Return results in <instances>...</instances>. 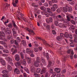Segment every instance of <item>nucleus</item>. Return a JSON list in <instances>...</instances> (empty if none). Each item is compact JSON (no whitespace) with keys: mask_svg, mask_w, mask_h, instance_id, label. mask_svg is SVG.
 <instances>
[{"mask_svg":"<svg viewBox=\"0 0 77 77\" xmlns=\"http://www.w3.org/2000/svg\"><path fill=\"white\" fill-rule=\"evenodd\" d=\"M14 44L17 47H19V45L18 43L17 42V41L16 40H14Z\"/></svg>","mask_w":77,"mask_h":77,"instance_id":"79ce46f5","label":"nucleus"},{"mask_svg":"<svg viewBox=\"0 0 77 77\" xmlns=\"http://www.w3.org/2000/svg\"><path fill=\"white\" fill-rule=\"evenodd\" d=\"M63 21L64 23H68V21L66 19L63 20Z\"/></svg>","mask_w":77,"mask_h":77,"instance_id":"37998d69","label":"nucleus"},{"mask_svg":"<svg viewBox=\"0 0 77 77\" xmlns=\"http://www.w3.org/2000/svg\"><path fill=\"white\" fill-rule=\"evenodd\" d=\"M53 63L50 60H49L48 61V67L49 68H50L51 67V64Z\"/></svg>","mask_w":77,"mask_h":77,"instance_id":"f8f14e48","label":"nucleus"},{"mask_svg":"<svg viewBox=\"0 0 77 77\" xmlns=\"http://www.w3.org/2000/svg\"><path fill=\"white\" fill-rule=\"evenodd\" d=\"M74 42H76V43H77V35L75 34L74 35Z\"/></svg>","mask_w":77,"mask_h":77,"instance_id":"a211bd4d","label":"nucleus"},{"mask_svg":"<svg viewBox=\"0 0 77 77\" xmlns=\"http://www.w3.org/2000/svg\"><path fill=\"white\" fill-rule=\"evenodd\" d=\"M7 68L8 70L9 71H11L12 69V67H11L10 65H8L7 66Z\"/></svg>","mask_w":77,"mask_h":77,"instance_id":"393cba45","label":"nucleus"},{"mask_svg":"<svg viewBox=\"0 0 77 77\" xmlns=\"http://www.w3.org/2000/svg\"><path fill=\"white\" fill-rule=\"evenodd\" d=\"M45 77H48V72H47L45 76Z\"/></svg>","mask_w":77,"mask_h":77,"instance_id":"0e129e2a","label":"nucleus"},{"mask_svg":"<svg viewBox=\"0 0 77 77\" xmlns=\"http://www.w3.org/2000/svg\"><path fill=\"white\" fill-rule=\"evenodd\" d=\"M66 72V70L65 69H64L61 72V73L62 74H65Z\"/></svg>","mask_w":77,"mask_h":77,"instance_id":"603ef678","label":"nucleus"},{"mask_svg":"<svg viewBox=\"0 0 77 77\" xmlns=\"http://www.w3.org/2000/svg\"><path fill=\"white\" fill-rule=\"evenodd\" d=\"M41 59L44 65H47V62L45 61V59H44V58L42 57L41 58Z\"/></svg>","mask_w":77,"mask_h":77,"instance_id":"0eeeda50","label":"nucleus"},{"mask_svg":"<svg viewBox=\"0 0 77 77\" xmlns=\"http://www.w3.org/2000/svg\"><path fill=\"white\" fill-rule=\"evenodd\" d=\"M51 1L54 3H57V0H51Z\"/></svg>","mask_w":77,"mask_h":77,"instance_id":"13d9d810","label":"nucleus"},{"mask_svg":"<svg viewBox=\"0 0 77 77\" xmlns=\"http://www.w3.org/2000/svg\"><path fill=\"white\" fill-rule=\"evenodd\" d=\"M56 72H54L52 73V75L51 76V77H54L56 76Z\"/></svg>","mask_w":77,"mask_h":77,"instance_id":"4c0bfd02","label":"nucleus"},{"mask_svg":"<svg viewBox=\"0 0 77 77\" xmlns=\"http://www.w3.org/2000/svg\"><path fill=\"white\" fill-rule=\"evenodd\" d=\"M8 26L10 28H12V23H9L8 26Z\"/></svg>","mask_w":77,"mask_h":77,"instance_id":"5701e85b","label":"nucleus"},{"mask_svg":"<svg viewBox=\"0 0 77 77\" xmlns=\"http://www.w3.org/2000/svg\"><path fill=\"white\" fill-rule=\"evenodd\" d=\"M40 9L42 11H46V8L44 6H41L40 7Z\"/></svg>","mask_w":77,"mask_h":77,"instance_id":"6ab92c4d","label":"nucleus"},{"mask_svg":"<svg viewBox=\"0 0 77 77\" xmlns=\"http://www.w3.org/2000/svg\"><path fill=\"white\" fill-rule=\"evenodd\" d=\"M5 35V34L3 32H0V39L5 41V39L3 38L5 37V35Z\"/></svg>","mask_w":77,"mask_h":77,"instance_id":"20e7f679","label":"nucleus"},{"mask_svg":"<svg viewBox=\"0 0 77 77\" xmlns=\"http://www.w3.org/2000/svg\"><path fill=\"white\" fill-rule=\"evenodd\" d=\"M0 43L1 44H3V45H5V44H6V42H3L2 41H0Z\"/></svg>","mask_w":77,"mask_h":77,"instance_id":"09e8293b","label":"nucleus"},{"mask_svg":"<svg viewBox=\"0 0 77 77\" xmlns=\"http://www.w3.org/2000/svg\"><path fill=\"white\" fill-rule=\"evenodd\" d=\"M5 7L4 9H5V10H7L8 9V6H10V5H8V3H6L5 4Z\"/></svg>","mask_w":77,"mask_h":77,"instance_id":"4be33fe9","label":"nucleus"},{"mask_svg":"<svg viewBox=\"0 0 77 77\" xmlns=\"http://www.w3.org/2000/svg\"><path fill=\"white\" fill-rule=\"evenodd\" d=\"M57 12H58V13H60L61 12L60 10V9L58 8L57 10Z\"/></svg>","mask_w":77,"mask_h":77,"instance_id":"69168bd1","label":"nucleus"},{"mask_svg":"<svg viewBox=\"0 0 77 77\" xmlns=\"http://www.w3.org/2000/svg\"><path fill=\"white\" fill-rule=\"evenodd\" d=\"M34 44L35 46H38V43L36 42H34Z\"/></svg>","mask_w":77,"mask_h":77,"instance_id":"4d7b16f0","label":"nucleus"},{"mask_svg":"<svg viewBox=\"0 0 77 77\" xmlns=\"http://www.w3.org/2000/svg\"><path fill=\"white\" fill-rule=\"evenodd\" d=\"M26 52L28 54H29L30 55V56L32 57H33L35 56L34 54H33V51H31L30 50H29V49L27 48L26 49Z\"/></svg>","mask_w":77,"mask_h":77,"instance_id":"f257e3e1","label":"nucleus"},{"mask_svg":"<svg viewBox=\"0 0 77 77\" xmlns=\"http://www.w3.org/2000/svg\"><path fill=\"white\" fill-rule=\"evenodd\" d=\"M5 33H6L5 34V36H7V38L8 40H10L11 39V37L10 35V34H11V32L10 31L7 30Z\"/></svg>","mask_w":77,"mask_h":77,"instance_id":"f03ea898","label":"nucleus"},{"mask_svg":"<svg viewBox=\"0 0 77 77\" xmlns=\"http://www.w3.org/2000/svg\"><path fill=\"white\" fill-rule=\"evenodd\" d=\"M2 73L4 74H6L8 73V71L6 70H3L2 72Z\"/></svg>","mask_w":77,"mask_h":77,"instance_id":"c85d7f7f","label":"nucleus"},{"mask_svg":"<svg viewBox=\"0 0 77 77\" xmlns=\"http://www.w3.org/2000/svg\"><path fill=\"white\" fill-rule=\"evenodd\" d=\"M66 20L69 22V21H71V18H70V17H69L68 16H66Z\"/></svg>","mask_w":77,"mask_h":77,"instance_id":"c756f323","label":"nucleus"},{"mask_svg":"<svg viewBox=\"0 0 77 77\" xmlns=\"http://www.w3.org/2000/svg\"><path fill=\"white\" fill-rule=\"evenodd\" d=\"M56 8H54L53 7L51 8V10L52 11H56Z\"/></svg>","mask_w":77,"mask_h":77,"instance_id":"8fccbe9b","label":"nucleus"},{"mask_svg":"<svg viewBox=\"0 0 77 77\" xmlns=\"http://www.w3.org/2000/svg\"><path fill=\"white\" fill-rule=\"evenodd\" d=\"M8 62L12 61V58L11 57H8Z\"/></svg>","mask_w":77,"mask_h":77,"instance_id":"bb28decb","label":"nucleus"},{"mask_svg":"<svg viewBox=\"0 0 77 77\" xmlns=\"http://www.w3.org/2000/svg\"><path fill=\"white\" fill-rule=\"evenodd\" d=\"M27 30L29 32H30L31 33H33V34L34 35L35 34V32H34L32 30L30 29H27Z\"/></svg>","mask_w":77,"mask_h":77,"instance_id":"dca6fc26","label":"nucleus"},{"mask_svg":"<svg viewBox=\"0 0 77 77\" xmlns=\"http://www.w3.org/2000/svg\"><path fill=\"white\" fill-rule=\"evenodd\" d=\"M58 26L60 27H61V28H66V26L64 25L62 23H60L58 24Z\"/></svg>","mask_w":77,"mask_h":77,"instance_id":"6e6552de","label":"nucleus"},{"mask_svg":"<svg viewBox=\"0 0 77 77\" xmlns=\"http://www.w3.org/2000/svg\"><path fill=\"white\" fill-rule=\"evenodd\" d=\"M39 61H36L34 62V65L35 67H38L39 66V63H40Z\"/></svg>","mask_w":77,"mask_h":77,"instance_id":"9d476101","label":"nucleus"},{"mask_svg":"<svg viewBox=\"0 0 77 77\" xmlns=\"http://www.w3.org/2000/svg\"><path fill=\"white\" fill-rule=\"evenodd\" d=\"M64 36L65 38H69L70 39H72V35H71V34L70 33H68V32H66L65 33Z\"/></svg>","mask_w":77,"mask_h":77,"instance_id":"7ed1b4c3","label":"nucleus"},{"mask_svg":"<svg viewBox=\"0 0 77 77\" xmlns=\"http://www.w3.org/2000/svg\"><path fill=\"white\" fill-rule=\"evenodd\" d=\"M44 6L46 7H48V3L45 2L44 4Z\"/></svg>","mask_w":77,"mask_h":77,"instance_id":"c03bdc74","label":"nucleus"},{"mask_svg":"<svg viewBox=\"0 0 77 77\" xmlns=\"http://www.w3.org/2000/svg\"><path fill=\"white\" fill-rule=\"evenodd\" d=\"M34 75L35 77H39V74L37 73H34Z\"/></svg>","mask_w":77,"mask_h":77,"instance_id":"bf43d9fd","label":"nucleus"},{"mask_svg":"<svg viewBox=\"0 0 77 77\" xmlns=\"http://www.w3.org/2000/svg\"><path fill=\"white\" fill-rule=\"evenodd\" d=\"M12 23L13 24V25L14 27H15V26H17V25H16V24H15V21H14L12 20Z\"/></svg>","mask_w":77,"mask_h":77,"instance_id":"a19ab883","label":"nucleus"},{"mask_svg":"<svg viewBox=\"0 0 77 77\" xmlns=\"http://www.w3.org/2000/svg\"><path fill=\"white\" fill-rule=\"evenodd\" d=\"M52 33L53 35H56V32L54 30H52Z\"/></svg>","mask_w":77,"mask_h":77,"instance_id":"338daca9","label":"nucleus"},{"mask_svg":"<svg viewBox=\"0 0 77 77\" xmlns=\"http://www.w3.org/2000/svg\"><path fill=\"white\" fill-rule=\"evenodd\" d=\"M10 42L11 44H14V43L15 42V40H12L10 41Z\"/></svg>","mask_w":77,"mask_h":77,"instance_id":"774afa93","label":"nucleus"},{"mask_svg":"<svg viewBox=\"0 0 77 77\" xmlns=\"http://www.w3.org/2000/svg\"><path fill=\"white\" fill-rule=\"evenodd\" d=\"M68 6H66V7H63V11L65 12H66L67 11H68Z\"/></svg>","mask_w":77,"mask_h":77,"instance_id":"9b49d317","label":"nucleus"},{"mask_svg":"<svg viewBox=\"0 0 77 77\" xmlns=\"http://www.w3.org/2000/svg\"><path fill=\"white\" fill-rule=\"evenodd\" d=\"M20 54L21 57V58L23 59H24V55L22 52H21L20 53Z\"/></svg>","mask_w":77,"mask_h":77,"instance_id":"2f4dec72","label":"nucleus"},{"mask_svg":"<svg viewBox=\"0 0 77 77\" xmlns=\"http://www.w3.org/2000/svg\"><path fill=\"white\" fill-rule=\"evenodd\" d=\"M15 60L17 62H18L20 60V56L18 54H16L15 56Z\"/></svg>","mask_w":77,"mask_h":77,"instance_id":"39448f33","label":"nucleus"},{"mask_svg":"<svg viewBox=\"0 0 77 77\" xmlns=\"http://www.w3.org/2000/svg\"><path fill=\"white\" fill-rule=\"evenodd\" d=\"M70 22L71 23H72V24H74V25H75V21H74V20H71L70 21Z\"/></svg>","mask_w":77,"mask_h":77,"instance_id":"de8ad7c7","label":"nucleus"},{"mask_svg":"<svg viewBox=\"0 0 77 77\" xmlns=\"http://www.w3.org/2000/svg\"><path fill=\"white\" fill-rule=\"evenodd\" d=\"M22 44H23V45L24 46L26 45V42H25V41H24V40H22Z\"/></svg>","mask_w":77,"mask_h":77,"instance_id":"473e14b6","label":"nucleus"},{"mask_svg":"<svg viewBox=\"0 0 77 77\" xmlns=\"http://www.w3.org/2000/svg\"><path fill=\"white\" fill-rule=\"evenodd\" d=\"M17 41L18 42H20L21 41V40L20 39V37H17Z\"/></svg>","mask_w":77,"mask_h":77,"instance_id":"ea45409f","label":"nucleus"},{"mask_svg":"<svg viewBox=\"0 0 77 77\" xmlns=\"http://www.w3.org/2000/svg\"><path fill=\"white\" fill-rule=\"evenodd\" d=\"M53 7H54V8H55V9H57L58 8V5L57 4H54L53 5Z\"/></svg>","mask_w":77,"mask_h":77,"instance_id":"7c9ffc66","label":"nucleus"},{"mask_svg":"<svg viewBox=\"0 0 77 77\" xmlns=\"http://www.w3.org/2000/svg\"><path fill=\"white\" fill-rule=\"evenodd\" d=\"M22 63L23 64V65L26 66L27 65V63L26 62V60L23 59L22 62Z\"/></svg>","mask_w":77,"mask_h":77,"instance_id":"aec40b11","label":"nucleus"},{"mask_svg":"<svg viewBox=\"0 0 77 77\" xmlns=\"http://www.w3.org/2000/svg\"><path fill=\"white\" fill-rule=\"evenodd\" d=\"M70 45L72 47H74V44L72 42L70 43Z\"/></svg>","mask_w":77,"mask_h":77,"instance_id":"3c124183","label":"nucleus"},{"mask_svg":"<svg viewBox=\"0 0 77 77\" xmlns=\"http://www.w3.org/2000/svg\"><path fill=\"white\" fill-rule=\"evenodd\" d=\"M62 37L60 36H58L57 37V39L58 41H60V39H62Z\"/></svg>","mask_w":77,"mask_h":77,"instance_id":"f704fd0d","label":"nucleus"},{"mask_svg":"<svg viewBox=\"0 0 77 77\" xmlns=\"http://www.w3.org/2000/svg\"><path fill=\"white\" fill-rule=\"evenodd\" d=\"M54 24L55 26H57L59 25V22L57 20H55L54 22Z\"/></svg>","mask_w":77,"mask_h":77,"instance_id":"cd10ccee","label":"nucleus"},{"mask_svg":"<svg viewBox=\"0 0 77 77\" xmlns=\"http://www.w3.org/2000/svg\"><path fill=\"white\" fill-rule=\"evenodd\" d=\"M0 62H1V63L2 65H6V63L5 62V61L2 59H0Z\"/></svg>","mask_w":77,"mask_h":77,"instance_id":"1a4fd4ad","label":"nucleus"},{"mask_svg":"<svg viewBox=\"0 0 77 77\" xmlns=\"http://www.w3.org/2000/svg\"><path fill=\"white\" fill-rule=\"evenodd\" d=\"M42 41H43L44 44H45V45H47L48 46H49V47H50V45H48V44L47 43V42L45 41L44 39H42Z\"/></svg>","mask_w":77,"mask_h":77,"instance_id":"4468645a","label":"nucleus"},{"mask_svg":"<svg viewBox=\"0 0 77 77\" xmlns=\"http://www.w3.org/2000/svg\"><path fill=\"white\" fill-rule=\"evenodd\" d=\"M46 72V69L45 68H43L41 72V74H42L43 73H45Z\"/></svg>","mask_w":77,"mask_h":77,"instance_id":"f3484780","label":"nucleus"},{"mask_svg":"<svg viewBox=\"0 0 77 77\" xmlns=\"http://www.w3.org/2000/svg\"><path fill=\"white\" fill-rule=\"evenodd\" d=\"M43 13L44 14V15H45L46 17H48V15H49L48 13L47 12H46L45 11H43Z\"/></svg>","mask_w":77,"mask_h":77,"instance_id":"a878e982","label":"nucleus"},{"mask_svg":"<svg viewBox=\"0 0 77 77\" xmlns=\"http://www.w3.org/2000/svg\"><path fill=\"white\" fill-rule=\"evenodd\" d=\"M67 10L69 11V12H71L72 11V8H69V7H68Z\"/></svg>","mask_w":77,"mask_h":77,"instance_id":"72a5a7b5","label":"nucleus"},{"mask_svg":"<svg viewBox=\"0 0 77 77\" xmlns=\"http://www.w3.org/2000/svg\"><path fill=\"white\" fill-rule=\"evenodd\" d=\"M48 12L49 13V14H49V15L50 16H53V13H52V12L49 11H48Z\"/></svg>","mask_w":77,"mask_h":77,"instance_id":"58836bf2","label":"nucleus"},{"mask_svg":"<svg viewBox=\"0 0 77 77\" xmlns=\"http://www.w3.org/2000/svg\"><path fill=\"white\" fill-rule=\"evenodd\" d=\"M54 71L55 72H57L58 73H59L60 72V70L59 68H56L54 69Z\"/></svg>","mask_w":77,"mask_h":77,"instance_id":"ddd939ff","label":"nucleus"},{"mask_svg":"<svg viewBox=\"0 0 77 77\" xmlns=\"http://www.w3.org/2000/svg\"><path fill=\"white\" fill-rule=\"evenodd\" d=\"M48 3L50 6H53V3L51 1H49Z\"/></svg>","mask_w":77,"mask_h":77,"instance_id":"5fc2aeb1","label":"nucleus"},{"mask_svg":"<svg viewBox=\"0 0 77 77\" xmlns=\"http://www.w3.org/2000/svg\"><path fill=\"white\" fill-rule=\"evenodd\" d=\"M16 53H17V49H15L14 50V51L12 53V54L13 55H14V54H15Z\"/></svg>","mask_w":77,"mask_h":77,"instance_id":"e433bc0d","label":"nucleus"},{"mask_svg":"<svg viewBox=\"0 0 77 77\" xmlns=\"http://www.w3.org/2000/svg\"><path fill=\"white\" fill-rule=\"evenodd\" d=\"M27 60L28 63L30 64L32 62L31 58L29 57L27 58Z\"/></svg>","mask_w":77,"mask_h":77,"instance_id":"412c9836","label":"nucleus"},{"mask_svg":"<svg viewBox=\"0 0 77 77\" xmlns=\"http://www.w3.org/2000/svg\"><path fill=\"white\" fill-rule=\"evenodd\" d=\"M14 72H16L17 74H20V70L17 68H15L14 71Z\"/></svg>","mask_w":77,"mask_h":77,"instance_id":"2eb2a0df","label":"nucleus"},{"mask_svg":"<svg viewBox=\"0 0 77 77\" xmlns=\"http://www.w3.org/2000/svg\"><path fill=\"white\" fill-rule=\"evenodd\" d=\"M4 53H9V51L8 50H4L3 51Z\"/></svg>","mask_w":77,"mask_h":77,"instance_id":"c9c22d12","label":"nucleus"},{"mask_svg":"<svg viewBox=\"0 0 77 77\" xmlns=\"http://www.w3.org/2000/svg\"><path fill=\"white\" fill-rule=\"evenodd\" d=\"M8 63H9L11 65V66H12V65H14L13 63H12V61H9Z\"/></svg>","mask_w":77,"mask_h":77,"instance_id":"052dcab7","label":"nucleus"},{"mask_svg":"<svg viewBox=\"0 0 77 77\" xmlns=\"http://www.w3.org/2000/svg\"><path fill=\"white\" fill-rule=\"evenodd\" d=\"M46 23L48 24H50L51 23L53 22V19L51 17H50L49 18L47 19L46 20Z\"/></svg>","mask_w":77,"mask_h":77,"instance_id":"423d86ee","label":"nucleus"},{"mask_svg":"<svg viewBox=\"0 0 77 77\" xmlns=\"http://www.w3.org/2000/svg\"><path fill=\"white\" fill-rule=\"evenodd\" d=\"M34 50L35 52H38V49L37 48H34Z\"/></svg>","mask_w":77,"mask_h":77,"instance_id":"680f3d73","label":"nucleus"},{"mask_svg":"<svg viewBox=\"0 0 77 77\" xmlns=\"http://www.w3.org/2000/svg\"><path fill=\"white\" fill-rule=\"evenodd\" d=\"M2 76L3 77H9V75L7 73L6 74H4V75H2Z\"/></svg>","mask_w":77,"mask_h":77,"instance_id":"b1692460","label":"nucleus"},{"mask_svg":"<svg viewBox=\"0 0 77 77\" xmlns=\"http://www.w3.org/2000/svg\"><path fill=\"white\" fill-rule=\"evenodd\" d=\"M50 25H48L46 26V29H47V30H50Z\"/></svg>","mask_w":77,"mask_h":77,"instance_id":"e2e57ef3","label":"nucleus"},{"mask_svg":"<svg viewBox=\"0 0 77 77\" xmlns=\"http://www.w3.org/2000/svg\"><path fill=\"white\" fill-rule=\"evenodd\" d=\"M49 72H50V73L51 74H52L53 72V70L52 69H49Z\"/></svg>","mask_w":77,"mask_h":77,"instance_id":"864d4df0","label":"nucleus"},{"mask_svg":"<svg viewBox=\"0 0 77 77\" xmlns=\"http://www.w3.org/2000/svg\"><path fill=\"white\" fill-rule=\"evenodd\" d=\"M36 72L37 73H39L41 72V69L38 68L36 70Z\"/></svg>","mask_w":77,"mask_h":77,"instance_id":"a18cd8bd","label":"nucleus"},{"mask_svg":"<svg viewBox=\"0 0 77 77\" xmlns=\"http://www.w3.org/2000/svg\"><path fill=\"white\" fill-rule=\"evenodd\" d=\"M12 4L13 5V6H14V7H16V6H17V4L14 3V0H13Z\"/></svg>","mask_w":77,"mask_h":77,"instance_id":"49530a36","label":"nucleus"},{"mask_svg":"<svg viewBox=\"0 0 77 77\" xmlns=\"http://www.w3.org/2000/svg\"><path fill=\"white\" fill-rule=\"evenodd\" d=\"M70 27L72 29V30H74V29H75V27L73 25L71 26Z\"/></svg>","mask_w":77,"mask_h":77,"instance_id":"6e6d98bb","label":"nucleus"}]
</instances>
